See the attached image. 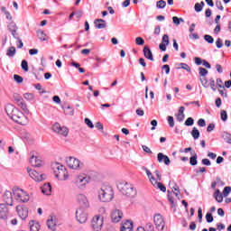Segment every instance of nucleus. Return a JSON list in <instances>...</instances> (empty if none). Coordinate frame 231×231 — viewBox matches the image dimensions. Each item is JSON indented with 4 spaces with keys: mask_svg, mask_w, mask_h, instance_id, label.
I'll list each match as a JSON object with an SVG mask.
<instances>
[{
    "mask_svg": "<svg viewBox=\"0 0 231 231\" xmlns=\"http://www.w3.org/2000/svg\"><path fill=\"white\" fill-rule=\"evenodd\" d=\"M142 171H144L146 172V176L148 177V180H150L151 183H156V178L152 176V172H151L149 169H147V167L143 166Z\"/></svg>",
    "mask_w": 231,
    "mask_h": 231,
    "instance_id": "nucleus-27",
    "label": "nucleus"
},
{
    "mask_svg": "<svg viewBox=\"0 0 231 231\" xmlns=\"http://www.w3.org/2000/svg\"><path fill=\"white\" fill-rule=\"evenodd\" d=\"M94 24H95V27L97 28V30H104V28L107 26V23L104 19H96L94 21Z\"/></svg>",
    "mask_w": 231,
    "mask_h": 231,
    "instance_id": "nucleus-22",
    "label": "nucleus"
},
{
    "mask_svg": "<svg viewBox=\"0 0 231 231\" xmlns=\"http://www.w3.org/2000/svg\"><path fill=\"white\" fill-rule=\"evenodd\" d=\"M13 194L19 203H28L30 201V195L21 188H14Z\"/></svg>",
    "mask_w": 231,
    "mask_h": 231,
    "instance_id": "nucleus-4",
    "label": "nucleus"
},
{
    "mask_svg": "<svg viewBox=\"0 0 231 231\" xmlns=\"http://www.w3.org/2000/svg\"><path fill=\"white\" fill-rule=\"evenodd\" d=\"M222 138L226 142V143H231V134L228 132H224Z\"/></svg>",
    "mask_w": 231,
    "mask_h": 231,
    "instance_id": "nucleus-36",
    "label": "nucleus"
},
{
    "mask_svg": "<svg viewBox=\"0 0 231 231\" xmlns=\"http://www.w3.org/2000/svg\"><path fill=\"white\" fill-rule=\"evenodd\" d=\"M145 228L147 231H154V226L151 222L146 223Z\"/></svg>",
    "mask_w": 231,
    "mask_h": 231,
    "instance_id": "nucleus-53",
    "label": "nucleus"
},
{
    "mask_svg": "<svg viewBox=\"0 0 231 231\" xmlns=\"http://www.w3.org/2000/svg\"><path fill=\"white\" fill-rule=\"evenodd\" d=\"M21 66H22V69H23V71H28L29 70L28 61L26 60H22Z\"/></svg>",
    "mask_w": 231,
    "mask_h": 231,
    "instance_id": "nucleus-46",
    "label": "nucleus"
},
{
    "mask_svg": "<svg viewBox=\"0 0 231 231\" xmlns=\"http://www.w3.org/2000/svg\"><path fill=\"white\" fill-rule=\"evenodd\" d=\"M216 46L217 48H223V40H221V38H217V42H216Z\"/></svg>",
    "mask_w": 231,
    "mask_h": 231,
    "instance_id": "nucleus-58",
    "label": "nucleus"
},
{
    "mask_svg": "<svg viewBox=\"0 0 231 231\" xmlns=\"http://www.w3.org/2000/svg\"><path fill=\"white\" fill-rule=\"evenodd\" d=\"M88 183H89V178L83 175L76 177L75 184L77 187H79V189H84Z\"/></svg>",
    "mask_w": 231,
    "mask_h": 231,
    "instance_id": "nucleus-10",
    "label": "nucleus"
},
{
    "mask_svg": "<svg viewBox=\"0 0 231 231\" xmlns=\"http://www.w3.org/2000/svg\"><path fill=\"white\" fill-rule=\"evenodd\" d=\"M78 201L79 205L82 207V208H89V201L84 194H79L78 196Z\"/></svg>",
    "mask_w": 231,
    "mask_h": 231,
    "instance_id": "nucleus-17",
    "label": "nucleus"
},
{
    "mask_svg": "<svg viewBox=\"0 0 231 231\" xmlns=\"http://www.w3.org/2000/svg\"><path fill=\"white\" fill-rule=\"evenodd\" d=\"M165 6H167V2L164 0H160L156 3V7L159 9H163Z\"/></svg>",
    "mask_w": 231,
    "mask_h": 231,
    "instance_id": "nucleus-41",
    "label": "nucleus"
},
{
    "mask_svg": "<svg viewBox=\"0 0 231 231\" xmlns=\"http://www.w3.org/2000/svg\"><path fill=\"white\" fill-rule=\"evenodd\" d=\"M117 189L122 193V195L126 196V198H134V196H136V189H134L133 184L127 182H120L117 185Z\"/></svg>",
    "mask_w": 231,
    "mask_h": 231,
    "instance_id": "nucleus-2",
    "label": "nucleus"
},
{
    "mask_svg": "<svg viewBox=\"0 0 231 231\" xmlns=\"http://www.w3.org/2000/svg\"><path fill=\"white\" fill-rule=\"evenodd\" d=\"M199 77H207V75H208V70H207L205 68L199 67Z\"/></svg>",
    "mask_w": 231,
    "mask_h": 231,
    "instance_id": "nucleus-38",
    "label": "nucleus"
},
{
    "mask_svg": "<svg viewBox=\"0 0 231 231\" xmlns=\"http://www.w3.org/2000/svg\"><path fill=\"white\" fill-rule=\"evenodd\" d=\"M0 219H8V206L6 204H0Z\"/></svg>",
    "mask_w": 231,
    "mask_h": 231,
    "instance_id": "nucleus-19",
    "label": "nucleus"
},
{
    "mask_svg": "<svg viewBox=\"0 0 231 231\" xmlns=\"http://www.w3.org/2000/svg\"><path fill=\"white\" fill-rule=\"evenodd\" d=\"M189 163L192 166L198 165V154L196 152L189 158Z\"/></svg>",
    "mask_w": 231,
    "mask_h": 231,
    "instance_id": "nucleus-35",
    "label": "nucleus"
},
{
    "mask_svg": "<svg viewBox=\"0 0 231 231\" xmlns=\"http://www.w3.org/2000/svg\"><path fill=\"white\" fill-rule=\"evenodd\" d=\"M206 220L207 223H212V221H214V217L212 216V213H207Z\"/></svg>",
    "mask_w": 231,
    "mask_h": 231,
    "instance_id": "nucleus-52",
    "label": "nucleus"
},
{
    "mask_svg": "<svg viewBox=\"0 0 231 231\" xmlns=\"http://www.w3.org/2000/svg\"><path fill=\"white\" fill-rule=\"evenodd\" d=\"M194 172H196V174H199V173H203V172H207V168L205 167H200L199 169L194 170Z\"/></svg>",
    "mask_w": 231,
    "mask_h": 231,
    "instance_id": "nucleus-55",
    "label": "nucleus"
},
{
    "mask_svg": "<svg viewBox=\"0 0 231 231\" xmlns=\"http://www.w3.org/2000/svg\"><path fill=\"white\" fill-rule=\"evenodd\" d=\"M7 29L13 35L14 39H19V27H17V24L14 22H11L7 25Z\"/></svg>",
    "mask_w": 231,
    "mask_h": 231,
    "instance_id": "nucleus-13",
    "label": "nucleus"
},
{
    "mask_svg": "<svg viewBox=\"0 0 231 231\" xmlns=\"http://www.w3.org/2000/svg\"><path fill=\"white\" fill-rule=\"evenodd\" d=\"M213 196L217 203H223V194L219 189H216Z\"/></svg>",
    "mask_w": 231,
    "mask_h": 231,
    "instance_id": "nucleus-31",
    "label": "nucleus"
},
{
    "mask_svg": "<svg viewBox=\"0 0 231 231\" xmlns=\"http://www.w3.org/2000/svg\"><path fill=\"white\" fill-rule=\"evenodd\" d=\"M3 201L6 203V207H14V197L12 196V191H5L3 195Z\"/></svg>",
    "mask_w": 231,
    "mask_h": 231,
    "instance_id": "nucleus-14",
    "label": "nucleus"
},
{
    "mask_svg": "<svg viewBox=\"0 0 231 231\" xmlns=\"http://www.w3.org/2000/svg\"><path fill=\"white\" fill-rule=\"evenodd\" d=\"M76 219L80 224L86 223L88 221V213L83 208L78 209L76 211Z\"/></svg>",
    "mask_w": 231,
    "mask_h": 231,
    "instance_id": "nucleus-11",
    "label": "nucleus"
},
{
    "mask_svg": "<svg viewBox=\"0 0 231 231\" xmlns=\"http://www.w3.org/2000/svg\"><path fill=\"white\" fill-rule=\"evenodd\" d=\"M143 150L144 151V152H146L147 154H152V151H151V148H149L147 145H143Z\"/></svg>",
    "mask_w": 231,
    "mask_h": 231,
    "instance_id": "nucleus-61",
    "label": "nucleus"
},
{
    "mask_svg": "<svg viewBox=\"0 0 231 231\" xmlns=\"http://www.w3.org/2000/svg\"><path fill=\"white\" fill-rule=\"evenodd\" d=\"M15 47L12 46L7 50L6 55L8 57H15Z\"/></svg>",
    "mask_w": 231,
    "mask_h": 231,
    "instance_id": "nucleus-39",
    "label": "nucleus"
},
{
    "mask_svg": "<svg viewBox=\"0 0 231 231\" xmlns=\"http://www.w3.org/2000/svg\"><path fill=\"white\" fill-rule=\"evenodd\" d=\"M167 120L170 127H174V117L172 116H169Z\"/></svg>",
    "mask_w": 231,
    "mask_h": 231,
    "instance_id": "nucleus-51",
    "label": "nucleus"
},
{
    "mask_svg": "<svg viewBox=\"0 0 231 231\" xmlns=\"http://www.w3.org/2000/svg\"><path fill=\"white\" fill-rule=\"evenodd\" d=\"M47 226L49 230H51V231L57 230V221L55 220V217H51L47 220Z\"/></svg>",
    "mask_w": 231,
    "mask_h": 231,
    "instance_id": "nucleus-21",
    "label": "nucleus"
},
{
    "mask_svg": "<svg viewBox=\"0 0 231 231\" xmlns=\"http://www.w3.org/2000/svg\"><path fill=\"white\" fill-rule=\"evenodd\" d=\"M66 163L69 169H74L75 171H80V169H84V162H81L80 160L75 157H67Z\"/></svg>",
    "mask_w": 231,
    "mask_h": 231,
    "instance_id": "nucleus-5",
    "label": "nucleus"
},
{
    "mask_svg": "<svg viewBox=\"0 0 231 231\" xmlns=\"http://www.w3.org/2000/svg\"><path fill=\"white\" fill-rule=\"evenodd\" d=\"M157 162H159V163H164L165 165H171V159L169 156L163 154V152L157 154Z\"/></svg>",
    "mask_w": 231,
    "mask_h": 231,
    "instance_id": "nucleus-18",
    "label": "nucleus"
},
{
    "mask_svg": "<svg viewBox=\"0 0 231 231\" xmlns=\"http://www.w3.org/2000/svg\"><path fill=\"white\" fill-rule=\"evenodd\" d=\"M5 112L9 118L16 122V124H20V125H28V117L24 116L21 110L17 107L14 106L12 104H8L5 106Z\"/></svg>",
    "mask_w": 231,
    "mask_h": 231,
    "instance_id": "nucleus-1",
    "label": "nucleus"
},
{
    "mask_svg": "<svg viewBox=\"0 0 231 231\" xmlns=\"http://www.w3.org/2000/svg\"><path fill=\"white\" fill-rule=\"evenodd\" d=\"M30 163L32 167H42V161L39 157L32 155L30 159Z\"/></svg>",
    "mask_w": 231,
    "mask_h": 231,
    "instance_id": "nucleus-24",
    "label": "nucleus"
},
{
    "mask_svg": "<svg viewBox=\"0 0 231 231\" xmlns=\"http://www.w3.org/2000/svg\"><path fill=\"white\" fill-rule=\"evenodd\" d=\"M37 37L40 41H48V35H46V33H44V31L42 30L37 31Z\"/></svg>",
    "mask_w": 231,
    "mask_h": 231,
    "instance_id": "nucleus-32",
    "label": "nucleus"
},
{
    "mask_svg": "<svg viewBox=\"0 0 231 231\" xmlns=\"http://www.w3.org/2000/svg\"><path fill=\"white\" fill-rule=\"evenodd\" d=\"M198 125H199V127H205V126L207 125V122H205V119L200 118V119H199V121H198Z\"/></svg>",
    "mask_w": 231,
    "mask_h": 231,
    "instance_id": "nucleus-56",
    "label": "nucleus"
},
{
    "mask_svg": "<svg viewBox=\"0 0 231 231\" xmlns=\"http://www.w3.org/2000/svg\"><path fill=\"white\" fill-rule=\"evenodd\" d=\"M204 6H205V2L197 3L195 4V11L201 12Z\"/></svg>",
    "mask_w": 231,
    "mask_h": 231,
    "instance_id": "nucleus-40",
    "label": "nucleus"
},
{
    "mask_svg": "<svg viewBox=\"0 0 231 231\" xmlns=\"http://www.w3.org/2000/svg\"><path fill=\"white\" fill-rule=\"evenodd\" d=\"M16 212H17L19 217H21V219H23V220H24V219H26V217H28V208H26L24 206H17Z\"/></svg>",
    "mask_w": 231,
    "mask_h": 231,
    "instance_id": "nucleus-15",
    "label": "nucleus"
},
{
    "mask_svg": "<svg viewBox=\"0 0 231 231\" xmlns=\"http://www.w3.org/2000/svg\"><path fill=\"white\" fill-rule=\"evenodd\" d=\"M200 82L203 86V88H208L207 84H208V80H207V78L203 77V79H200Z\"/></svg>",
    "mask_w": 231,
    "mask_h": 231,
    "instance_id": "nucleus-64",
    "label": "nucleus"
},
{
    "mask_svg": "<svg viewBox=\"0 0 231 231\" xmlns=\"http://www.w3.org/2000/svg\"><path fill=\"white\" fill-rule=\"evenodd\" d=\"M52 130L54 133H57L58 134H61V136H68V134L69 133V130L66 126H60V124L56 123L52 126Z\"/></svg>",
    "mask_w": 231,
    "mask_h": 231,
    "instance_id": "nucleus-9",
    "label": "nucleus"
},
{
    "mask_svg": "<svg viewBox=\"0 0 231 231\" xmlns=\"http://www.w3.org/2000/svg\"><path fill=\"white\" fill-rule=\"evenodd\" d=\"M114 196L113 188L110 186H103L98 191V198L103 203H109L113 200Z\"/></svg>",
    "mask_w": 231,
    "mask_h": 231,
    "instance_id": "nucleus-3",
    "label": "nucleus"
},
{
    "mask_svg": "<svg viewBox=\"0 0 231 231\" xmlns=\"http://www.w3.org/2000/svg\"><path fill=\"white\" fill-rule=\"evenodd\" d=\"M191 136L195 140H198V138H199V130H198L196 127H193L191 131Z\"/></svg>",
    "mask_w": 231,
    "mask_h": 231,
    "instance_id": "nucleus-37",
    "label": "nucleus"
},
{
    "mask_svg": "<svg viewBox=\"0 0 231 231\" xmlns=\"http://www.w3.org/2000/svg\"><path fill=\"white\" fill-rule=\"evenodd\" d=\"M29 226H30L31 231H39V228H41V226L39 225V223L33 220L29 223Z\"/></svg>",
    "mask_w": 231,
    "mask_h": 231,
    "instance_id": "nucleus-33",
    "label": "nucleus"
},
{
    "mask_svg": "<svg viewBox=\"0 0 231 231\" xmlns=\"http://www.w3.org/2000/svg\"><path fill=\"white\" fill-rule=\"evenodd\" d=\"M215 181L217 182V185H219L220 187L225 186V183L223 182V180H221V178L219 177H217Z\"/></svg>",
    "mask_w": 231,
    "mask_h": 231,
    "instance_id": "nucleus-63",
    "label": "nucleus"
},
{
    "mask_svg": "<svg viewBox=\"0 0 231 231\" xmlns=\"http://www.w3.org/2000/svg\"><path fill=\"white\" fill-rule=\"evenodd\" d=\"M29 176L34 180V181H42L46 179V175L42 173H39V171L35 170H28Z\"/></svg>",
    "mask_w": 231,
    "mask_h": 231,
    "instance_id": "nucleus-12",
    "label": "nucleus"
},
{
    "mask_svg": "<svg viewBox=\"0 0 231 231\" xmlns=\"http://www.w3.org/2000/svg\"><path fill=\"white\" fill-rule=\"evenodd\" d=\"M220 118L223 122H226V120H228V114H226V110H221Z\"/></svg>",
    "mask_w": 231,
    "mask_h": 231,
    "instance_id": "nucleus-42",
    "label": "nucleus"
},
{
    "mask_svg": "<svg viewBox=\"0 0 231 231\" xmlns=\"http://www.w3.org/2000/svg\"><path fill=\"white\" fill-rule=\"evenodd\" d=\"M216 6L217 8H218V10H221V11L225 10V7H223V4L221 3V1H217Z\"/></svg>",
    "mask_w": 231,
    "mask_h": 231,
    "instance_id": "nucleus-62",
    "label": "nucleus"
},
{
    "mask_svg": "<svg viewBox=\"0 0 231 231\" xmlns=\"http://www.w3.org/2000/svg\"><path fill=\"white\" fill-rule=\"evenodd\" d=\"M209 86H210L212 91H216V80H214V78H211L209 79Z\"/></svg>",
    "mask_w": 231,
    "mask_h": 231,
    "instance_id": "nucleus-50",
    "label": "nucleus"
},
{
    "mask_svg": "<svg viewBox=\"0 0 231 231\" xmlns=\"http://www.w3.org/2000/svg\"><path fill=\"white\" fill-rule=\"evenodd\" d=\"M104 225V218L99 216L94 217L91 222V226L94 231H102V226Z\"/></svg>",
    "mask_w": 231,
    "mask_h": 231,
    "instance_id": "nucleus-7",
    "label": "nucleus"
},
{
    "mask_svg": "<svg viewBox=\"0 0 231 231\" xmlns=\"http://www.w3.org/2000/svg\"><path fill=\"white\" fill-rule=\"evenodd\" d=\"M14 99L15 104H17L19 101L23 100V97H21L19 94L15 93L14 94Z\"/></svg>",
    "mask_w": 231,
    "mask_h": 231,
    "instance_id": "nucleus-57",
    "label": "nucleus"
},
{
    "mask_svg": "<svg viewBox=\"0 0 231 231\" xmlns=\"http://www.w3.org/2000/svg\"><path fill=\"white\" fill-rule=\"evenodd\" d=\"M14 79L15 82H17V84H23V81L24 80V79H23V77H21L20 75H17V74L14 75Z\"/></svg>",
    "mask_w": 231,
    "mask_h": 231,
    "instance_id": "nucleus-47",
    "label": "nucleus"
},
{
    "mask_svg": "<svg viewBox=\"0 0 231 231\" xmlns=\"http://www.w3.org/2000/svg\"><path fill=\"white\" fill-rule=\"evenodd\" d=\"M180 66L178 68V69H185L186 71H188V73H192V70L190 69V66H189V64L187 63H180Z\"/></svg>",
    "mask_w": 231,
    "mask_h": 231,
    "instance_id": "nucleus-34",
    "label": "nucleus"
},
{
    "mask_svg": "<svg viewBox=\"0 0 231 231\" xmlns=\"http://www.w3.org/2000/svg\"><path fill=\"white\" fill-rule=\"evenodd\" d=\"M25 100H33V94L26 93L23 95Z\"/></svg>",
    "mask_w": 231,
    "mask_h": 231,
    "instance_id": "nucleus-60",
    "label": "nucleus"
},
{
    "mask_svg": "<svg viewBox=\"0 0 231 231\" xmlns=\"http://www.w3.org/2000/svg\"><path fill=\"white\" fill-rule=\"evenodd\" d=\"M143 52L145 59H147L148 60H152V62H154V57L152 56V51L149 47L145 46L143 50Z\"/></svg>",
    "mask_w": 231,
    "mask_h": 231,
    "instance_id": "nucleus-23",
    "label": "nucleus"
},
{
    "mask_svg": "<svg viewBox=\"0 0 231 231\" xmlns=\"http://www.w3.org/2000/svg\"><path fill=\"white\" fill-rule=\"evenodd\" d=\"M135 43L137 44V46H143V44H145V40H143V38L142 37H137L135 39Z\"/></svg>",
    "mask_w": 231,
    "mask_h": 231,
    "instance_id": "nucleus-45",
    "label": "nucleus"
},
{
    "mask_svg": "<svg viewBox=\"0 0 231 231\" xmlns=\"http://www.w3.org/2000/svg\"><path fill=\"white\" fill-rule=\"evenodd\" d=\"M152 185L155 189H160V190H162V192H167V188H165V185H163L162 182H158L157 180H155V182L152 183Z\"/></svg>",
    "mask_w": 231,
    "mask_h": 231,
    "instance_id": "nucleus-30",
    "label": "nucleus"
},
{
    "mask_svg": "<svg viewBox=\"0 0 231 231\" xmlns=\"http://www.w3.org/2000/svg\"><path fill=\"white\" fill-rule=\"evenodd\" d=\"M230 192H231V187L230 186L225 187L224 190H223L224 198H226V196H228V194H230Z\"/></svg>",
    "mask_w": 231,
    "mask_h": 231,
    "instance_id": "nucleus-49",
    "label": "nucleus"
},
{
    "mask_svg": "<svg viewBox=\"0 0 231 231\" xmlns=\"http://www.w3.org/2000/svg\"><path fill=\"white\" fill-rule=\"evenodd\" d=\"M42 194H45V196H50L51 194V184L47 183L41 187Z\"/></svg>",
    "mask_w": 231,
    "mask_h": 231,
    "instance_id": "nucleus-29",
    "label": "nucleus"
},
{
    "mask_svg": "<svg viewBox=\"0 0 231 231\" xmlns=\"http://www.w3.org/2000/svg\"><path fill=\"white\" fill-rule=\"evenodd\" d=\"M62 109L68 116H73V115H75V109L72 106L65 105L62 106Z\"/></svg>",
    "mask_w": 231,
    "mask_h": 231,
    "instance_id": "nucleus-28",
    "label": "nucleus"
},
{
    "mask_svg": "<svg viewBox=\"0 0 231 231\" xmlns=\"http://www.w3.org/2000/svg\"><path fill=\"white\" fill-rule=\"evenodd\" d=\"M54 172L58 180H68V171H66V167L64 165L56 164Z\"/></svg>",
    "mask_w": 231,
    "mask_h": 231,
    "instance_id": "nucleus-6",
    "label": "nucleus"
},
{
    "mask_svg": "<svg viewBox=\"0 0 231 231\" xmlns=\"http://www.w3.org/2000/svg\"><path fill=\"white\" fill-rule=\"evenodd\" d=\"M153 221L155 223V227L159 231H163L165 228V221L163 220V217L161 214H157L153 217Z\"/></svg>",
    "mask_w": 231,
    "mask_h": 231,
    "instance_id": "nucleus-8",
    "label": "nucleus"
},
{
    "mask_svg": "<svg viewBox=\"0 0 231 231\" xmlns=\"http://www.w3.org/2000/svg\"><path fill=\"white\" fill-rule=\"evenodd\" d=\"M124 217V213L120 209H115L112 211L111 219L113 223H119L120 219Z\"/></svg>",
    "mask_w": 231,
    "mask_h": 231,
    "instance_id": "nucleus-16",
    "label": "nucleus"
},
{
    "mask_svg": "<svg viewBox=\"0 0 231 231\" xmlns=\"http://www.w3.org/2000/svg\"><path fill=\"white\" fill-rule=\"evenodd\" d=\"M184 125L187 126V127H191V125H194V118L192 117H188L184 123Z\"/></svg>",
    "mask_w": 231,
    "mask_h": 231,
    "instance_id": "nucleus-43",
    "label": "nucleus"
},
{
    "mask_svg": "<svg viewBox=\"0 0 231 231\" xmlns=\"http://www.w3.org/2000/svg\"><path fill=\"white\" fill-rule=\"evenodd\" d=\"M204 40L206 42H208V44H214V38L208 34L204 35Z\"/></svg>",
    "mask_w": 231,
    "mask_h": 231,
    "instance_id": "nucleus-44",
    "label": "nucleus"
},
{
    "mask_svg": "<svg viewBox=\"0 0 231 231\" xmlns=\"http://www.w3.org/2000/svg\"><path fill=\"white\" fill-rule=\"evenodd\" d=\"M185 120V114H178L177 115V121L178 122H183Z\"/></svg>",
    "mask_w": 231,
    "mask_h": 231,
    "instance_id": "nucleus-59",
    "label": "nucleus"
},
{
    "mask_svg": "<svg viewBox=\"0 0 231 231\" xmlns=\"http://www.w3.org/2000/svg\"><path fill=\"white\" fill-rule=\"evenodd\" d=\"M169 42H170L169 35L168 34H164L162 36V44H166L167 46H169Z\"/></svg>",
    "mask_w": 231,
    "mask_h": 231,
    "instance_id": "nucleus-54",
    "label": "nucleus"
},
{
    "mask_svg": "<svg viewBox=\"0 0 231 231\" xmlns=\"http://www.w3.org/2000/svg\"><path fill=\"white\" fill-rule=\"evenodd\" d=\"M85 124L89 127V129H93L95 127V125H93V122L89 118H85Z\"/></svg>",
    "mask_w": 231,
    "mask_h": 231,
    "instance_id": "nucleus-48",
    "label": "nucleus"
},
{
    "mask_svg": "<svg viewBox=\"0 0 231 231\" xmlns=\"http://www.w3.org/2000/svg\"><path fill=\"white\" fill-rule=\"evenodd\" d=\"M18 107H20L25 115H30V110L28 109V106H26V102H24V99H21L16 103Z\"/></svg>",
    "mask_w": 231,
    "mask_h": 231,
    "instance_id": "nucleus-25",
    "label": "nucleus"
},
{
    "mask_svg": "<svg viewBox=\"0 0 231 231\" xmlns=\"http://www.w3.org/2000/svg\"><path fill=\"white\" fill-rule=\"evenodd\" d=\"M169 185L173 194L180 199V195L181 194V192L180 191V187L178 186V184L174 182V180H171L170 181Z\"/></svg>",
    "mask_w": 231,
    "mask_h": 231,
    "instance_id": "nucleus-20",
    "label": "nucleus"
},
{
    "mask_svg": "<svg viewBox=\"0 0 231 231\" xmlns=\"http://www.w3.org/2000/svg\"><path fill=\"white\" fill-rule=\"evenodd\" d=\"M121 231H133V221L126 220L121 226Z\"/></svg>",
    "mask_w": 231,
    "mask_h": 231,
    "instance_id": "nucleus-26",
    "label": "nucleus"
}]
</instances>
